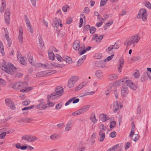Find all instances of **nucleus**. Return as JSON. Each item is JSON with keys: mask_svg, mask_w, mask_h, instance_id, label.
I'll use <instances>...</instances> for the list:
<instances>
[{"mask_svg": "<svg viewBox=\"0 0 151 151\" xmlns=\"http://www.w3.org/2000/svg\"><path fill=\"white\" fill-rule=\"evenodd\" d=\"M0 68L6 73L11 75L14 74L17 71V68L15 67L14 65L9 62L7 64L6 62L4 64L3 63Z\"/></svg>", "mask_w": 151, "mask_h": 151, "instance_id": "1", "label": "nucleus"}, {"mask_svg": "<svg viewBox=\"0 0 151 151\" xmlns=\"http://www.w3.org/2000/svg\"><path fill=\"white\" fill-rule=\"evenodd\" d=\"M140 38L138 34H136L127 39L124 42V44L127 46H131L133 44V46L134 47L135 44L138 42Z\"/></svg>", "mask_w": 151, "mask_h": 151, "instance_id": "2", "label": "nucleus"}, {"mask_svg": "<svg viewBox=\"0 0 151 151\" xmlns=\"http://www.w3.org/2000/svg\"><path fill=\"white\" fill-rule=\"evenodd\" d=\"M147 13L145 9H141L139 12L137 18L138 19H142L143 21H146L147 19Z\"/></svg>", "mask_w": 151, "mask_h": 151, "instance_id": "3", "label": "nucleus"}, {"mask_svg": "<svg viewBox=\"0 0 151 151\" xmlns=\"http://www.w3.org/2000/svg\"><path fill=\"white\" fill-rule=\"evenodd\" d=\"M20 91L22 92H27L33 89L31 87H26L27 86L28 84L26 82H20Z\"/></svg>", "mask_w": 151, "mask_h": 151, "instance_id": "4", "label": "nucleus"}, {"mask_svg": "<svg viewBox=\"0 0 151 151\" xmlns=\"http://www.w3.org/2000/svg\"><path fill=\"white\" fill-rule=\"evenodd\" d=\"M78 77L77 76H72L69 80L68 86L69 88L73 87L76 82L78 80Z\"/></svg>", "mask_w": 151, "mask_h": 151, "instance_id": "5", "label": "nucleus"}, {"mask_svg": "<svg viewBox=\"0 0 151 151\" xmlns=\"http://www.w3.org/2000/svg\"><path fill=\"white\" fill-rule=\"evenodd\" d=\"M22 139L29 142H34L37 139V138L35 136L29 135H25L23 136Z\"/></svg>", "mask_w": 151, "mask_h": 151, "instance_id": "6", "label": "nucleus"}, {"mask_svg": "<svg viewBox=\"0 0 151 151\" xmlns=\"http://www.w3.org/2000/svg\"><path fill=\"white\" fill-rule=\"evenodd\" d=\"M64 91L63 88L62 87L59 86L56 87L55 90V93H53L55 94V97L57 96V98L59 96L58 95H60V96H61L62 95Z\"/></svg>", "mask_w": 151, "mask_h": 151, "instance_id": "7", "label": "nucleus"}, {"mask_svg": "<svg viewBox=\"0 0 151 151\" xmlns=\"http://www.w3.org/2000/svg\"><path fill=\"white\" fill-rule=\"evenodd\" d=\"M5 102L7 106L11 109H13L15 108V106L13 102L9 99H5Z\"/></svg>", "mask_w": 151, "mask_h": 151, "instance_id": "8", "label": "nucleus"}, {"mask_svg": "<svg viewBox=\"0 0 151 151\" xmlns=\"http://www.w3.org/2000/svg\"><path fill=\"white\" fill-rule=\"evenodd\" d=\"M47 107L45 102H41L35 106L36 109L40 110H44Z\"/></svg>", "mask_w": 151, "mask_h": 151, "instance_id": "9", "label": "nucleus"}, {"mask_svg": "<svg viewBox=\"0 0 151 151\" xmlns=\"http://www.w3.org/2000/svg\"><path fill=\"white\" fill-rule=\"evenodd\" d=\"M19 31L18 39L20 43L22 44L23 42V37L22 34L23 33V30L21 26H19Z\"/></svg>", "mask_w": 151, "mask_h": 151, "instance_id": "10", "label": "nucleus"}, {"mask_svg": "<svg viewBox=\"0 0 151 151\" xmlns=\"http://www.w3.org/2000/svg\"><path fill=\"white\" fill-rule=\"evenodd\" d=\"M73 47L76 50H78L80 48V42L76 40L74 41L73 44Z\"/></svg>", "mask_w": 151, "mask_h": 151, "instance_id": "11", "label": "nucleus"}, {"mask_svg": "<svg viewBox=\"0 0 151 151\" xmlns=\"http://www.w3.org/2000/svg\"><path fill=\"white\" fill-rule=\"evenodd\" d=\"M128 93V87L127 86H123L121 91L122 96L124 97L126 96Z\"/></svg>", "mask_w": 151, "mask_h": 151, "instance_id": "12", "label": "nucleus"}, {"mask_svg": "<svg viewBox=\"0 0 151 151\" xmlns=\"http://www.w3.org/2000/svg\"><path fill=\"white\" fill-rule=\"evenodd\" d=\"M17 60L20 63L24 65H26V62L23 57H21L19 55H17Z\"/></svg>", "mask_w": 151, "mask_h": 151, "instance_id": "13", "label": "nucleus"}, {"mask_svg": "<svg viewBox=\"0 0 151 151\" xmlns=\"http://www.w3.org/2000/svg\"><path fill=\"white\" fill-rule=\"evenodd\" d=\"M119 65L118 66V71L120 73L121 72L122 66L123 65L124 63V59L123 58H122L119 60Z\"/></svg>", "mask_w": 151, "mask_h": 151, "instance_id": "14", "label": "nucleus"}, {"mask_svg": "<svg viewBox=\"0 0 151 151\" xmlns=\"http://www.w3.org/2000/svg\"><path fill=\"white\" fill-rule=\"evenodd\" d=\"M119 105L117 101L114 102L113 106V110L115 113H116L119 109Z\"/></svg>", "mask_w": 151, "mask_h": 151, "instance_id": "15", "label": "nucleus"}, {"mask_svg": "<svg viewBox=\"0 0 151 151\" xmlns=\"http://www.w3.org/2000/svg\"><path fill=\"white\" fill-rule=\"evenodd\" d=\"M100 115L101 116V120L103 122H105L109 119V118L107 114H101Z\"/></svg>", "mask_w": 151, "mask_h": 151, "instance_id": "16", "label": "nucleus"}, {"mask_svg": "<svg viewBox=\"0 0 151 151\" xmlns=\"http://www.w3.org/2000/svg\"><path fill=\"white\" fill-rule=\"evenodd\" d=\"M1 6L0 8V12L1 13L4 12L6 7V4L5 0H2Z\"/></svg>", "mask_w": 151, "mask_h": 151, "instance_id": "17", "label": "nucleus"}, {"mask_svg": "<svg viewBox=\"0 0 151 151\" xmlns=\"http://www.w3.org/2000/svg\"><path fill=\"white\" fill-rule=\"evenodd\" d=\"M90 119L93 123L95 124L96 123L97 120L96 119L94 113L92 112V113L91 117H90Z\"/></svg>", "mask_w": 151, "mask_h": 151, "instance_id": "18", "label": "nucleus"}, {"mask_svg": "<svg viewBox=\"0 0 151 151\" xmlns=\"http://www.w3.org/2000/svg\"><path fill=\"white\" fill-rule=\"evenodd\" d=\"M60 137V135L57 134H53L50 136V138L53 140H56Z\"/></svg>", "mask_w": 151, "mask_h": 151, "instance_id": "19", "label": "nucleus"}, {"mask_svg": "<svg viewBox=\"0 0 151 151\" xmlns=\"http://www.w3.org/2000/svg\"><path fill=\"white\" fill-rule=\"evenodd\" d=\"M27 57L28 59V60L29 63L32 65L34 66L35 65L34 60L33 59L32 57L31 56L30 54L29 53L27 54Z\"/></svg>", "mask_w": 151, "mask_h": 151, "instance_id": "20", "label": "nucleus"}, {"mask_svg": "<svg viewBox=\"0 0 151 151\" xmlns=\"http://www.w3.org/2000/svg\"><path fill=\"white\" fill-rule=\"evenodd\" d=\"M64 61H65L67 63H71L72 58L70 57L67 56H63Z\"/></svg>", "mask_w": 151, "mask_h": 151, "instance_id": "21", "label": "nucleus"}, {"mask_svg": "<svg viewBox=\"0 0 151 151\" xmlns=\"http://www.w3.org/2000/svg\"><path fill=\"white\" fill-rule=\"evenodd\" d=\"M96 76L99 78H100L103 76L102 71L101 70H97L95 73Z\"/></svg>", "mask_w": 151, "mask_h": 151, "instance_id": "22", "label": "nucleus"}, {"mask_svg": "<svg viewBox=\"0 0 151 151\" xmlns=\"http://www.w3.org/2000/svg\"><path fill=\"white\" fill-rule=\"evenodd\" d=\"M40 47H42L44 46V43L43 41L41 35H39L38 37Z\"/></svg>", "mask_w": 151, "mask_h": 151, "instance_id": "23", "label": "nucleus"}, {"mask_svg": "<svg viewBox=\"0 0 151 151\" xmlns=\"http://www.w3.org/2000/svg\"><path fill=\"white\" fill-rule=\"evenodd\" d=\"M36 76L38 77L46 76V72H45V71H44L39 72L37 73Z\"/></svg>", "mask_w": 151, "mask_h": 151, "instance_id": "24", "label": "nucleus"}, {"mask_svg": "<svg viewBox=\"0 0 151 151\" xmlns=\"http://www.w3.org/2000/svg\"><path fill=\"white\" fill-rule=\"evenodd\" d=\"M148 79L147 74L146 72H145L141 77V81L143 82L146 80Z\"/></svg>", "mask_w": 151, "mask_h": 151, "instance_id": "25", "label": "nucleus"}, {"mask_svg": "<svg viewBox=\"0 0 151 151\" xmlns=\"http://www.w3.org/2000/svg\"><path fill=\"white\" fill-rule=\"evenodd\" d=\"M99 135L100 136V139L99 140L100 142H102L104 139L105 134V133H103L102 131H100L99 133Z\"/></svg>", "mask_w": 151, "mask_h": 151, "instance_id": "26", "label": "nucleus"}, {"mask_svg": "<svg viewBox=\"0 0 151 151\" xmlns=\"http://www.w3.org/2000/svg\"><path fill=\"white\" fill-rule=\"evenodd\" d=\"M139 138L138 134H134L131 137V139L134 142H136Z\"/></svg>", "mask_w": 151, "mask_h": 151, "instance_id": "27", "label": "nucleus"}, {"mask_svg": "<svg viewBox=\"0 0 151 151\" xmlns=\"http://www.w3.org/2000/svg\"><path fill=\"white\" fill-rule=\"evenodd\" d=\"M0 52L3 55H5L4 48L2 42L0 40Z\"/></svg>", "mask_w": 151, "mask_h": 151, "instance_id": "28", "label": "nucleus"}, {"mask_svg": "<svg viewBox=\"0 0 151 151\" xmlns=\"http://www.w3.org/2000/svg\"><path fill=\"white\" fill-rule=\"evenodd\" d=\"M57 98V96L55 97V94L54 93H52L50 96L47 95V100H49L52 99V100H54Z\"/></svg>", "mask_w": 151, "mask_h": 151, "instance_id": "29", "label": "nucleus"}, {"mask_svg": "<svg viewBox=\"0 0 151 151\" xmlns=\"http://www.w3.org/2000/svg\"><path fill=\"white\" fill-rule=\"evenodd\" d=\"M108 78L109 80L112 81L117 79L118 76L114 74H112L109 76Z\"/></svg>", "mask_w": 151, "mask_h": 151, "instance_id": "30", "label": "nucleus"}, {"mask_svg": "<svg viewBox=\"0 0 151 151\" xmlns=\"http://www.w3.org/2000/svg\"><path fill=\"white\" fill-rule=\"evenodd\" d=\"M51 64H52V66L55 67L63 68L64 66V64H61L56 63H53L52 64L51 63Z\"/></svg>", "mask_w": 151, "mask_h": 151, "instance_id": "31", "label": "nucleus"}, {"mask_svg": "<svg viewBox=\"0 0 151 151\" xmlns=\"http://www.w3.org/2000/svg\"><path fill=\"white\" fill-rule=\"evenodd\" d=\"M49 58L50 60H53L55 59V55L52 52H48Z\"/></svg>", "mask_w": 151, "mask_h": 151, "instance_id": "32", "label": "nucleus"}, {"mask_svg": "<svg viewBox=\"0 0 151 151\" xmlns=\"http://www.w3.org/2000/svg\"><path fill=\"white\" fill-rule=\"evenodd\" d=\"M119 146V145L118 144L115 145L106 151H114Z\"/></svg>", "mask_w": 151, "mask_h": 151, "instance_id": "33", "label": "nucleus"}, {"mask_svg": "<svg viewBox=\"0 0 151 151\" xmlns=\"http://www.w3.org/2000/svg\"><path fill=\"white\" fill-rule=\"evenodd\" d=\"M20 82H18L14 83L12 86V88L14 89H20Z\"/></svg>", "mask_w": 151, "mask_h": 151, "instance_id": "34", "label": "nucleus"}, {"mask_svg": "<svg viewBox=\"0 0 151 151\" xmlns=\"http://www.w3.org/2000/svg\"><path fill=\"white\" fill-rule=\"evenodd\" d=\"M45 72H46V73H46V76H47L55 73L57 72V71L56 70H50L45 71Z\"/></svg>", "mask_w": 151, "mask_h": 151, "instance_id": "35", "label": "nucleus"}, {"mask_svg": "<svg viewBox=\"0 0 151 151\" xmlns=\"http://www.w3.org/2000/svg\"><path fill=\"white\" fill-rule=\"evenodd\" d=\"M5 22L7 24H9L10 23V16H4Z\"/></svg>", "mask_w": 151, "mask_h": 151, "instance_id": "36", "label": "nucleus"}, {"mask_svg": "<svg viewBox=\"0 0 151 151\" xmlns=\"http://www.w3.org/2000/svg\"><path fill=\"white\" fill-rule=\"evenodd\" d=\"M23 122L24 123H30L32 119L31 118H24L22 119Z\"/></svg>", "mask_w": 151, "mask_h": 151, "instance_id": "37", "label": "nucleus"}, {"mask_svg": "<svg viewBox=\"0 0 151 151\" xmlns=\"http://www.w3.org/2000/svg\"><path fill=\"white\" fill-rule=\"evenodd\" d=\"M90 107V105H87L83 106L81 108L84 112L88 111Z\"/></svg>", "mask_w": 151, "mask_h": 151, "instance_id": "38", "label": "nucleus"}, {"mask_svg": "<svg viewBox=\"0 0 151 151\" xmlns=\"http://www.w3.org/2000/svg\"><path fill=\"white\" fill-rule=\"evenodd\" d=\"M56 58H57V60L60 62H62L64 60L63 56V58H62L60 55L58 54H56Z\"/></svg>", "mask_w": 151, "mask_h": 151, "instance_id": "39", "label": "nucleus"}, {"mask_svg": "<svg viewBox=\"0 0 151 151\" xmlns=\"http://www.w3.org/2000/svg\"><path fill=\"white\" fill-rule=\"evenodd\" d=\"M83 84H80L78 86H77L75 89V91H78L81 88H82L86 84L84 83V82H83Z\"/></svg>", "mask_w": 151, "mask_h": 151, "instance_id": "40", "label": "nucleus"}, {"mask_svg": "<svg viewBox=\"0 0 151 151\" xmlns=\"http://www.w3.org/2000/svg\"><path fill=\"white\" fill-rule=\"evenodd\" d=\"M99 128L100 129H101L100 131H102V132H103L104 131H105L106 129V127H105L103 124H102L101 125H100L99 126Z\"/></svg>", "mask_w": 151, "mask_h": 151, "instance_id": "41", "label": "nucleus"}, {"mask_svg": "<svg viewBox=\"0 0 151 151\" xmlns=\"http://www.w3.org/2000/svg\"><path fill=\"white\" fill-rule=\"evenodd\" d=\"M95 58L98 59H100L102 57V55L101 53H98L95 55Z\"/></svg>", "mask_w": 151, "mask_h": 151, "instance_id": "42", "label": "nucleus"}, {"mask_svg": "<svg viewBox=\"0 0 151 151\" xmlns=\"http://www.w3.org/2000/svg\"><path fill=\"white\" fill-rule=\"evenodd\" d=\"M35 107L34 105H32L31 106H28L27 107H25L22 109V111H25L29 109H32L34 108Z\"/></svg>", "mask_w": 151, "mask_h": 151, "instance_id": "43", "label": "nucleus"}, {"mask_svg": "<svg viewBox=\"0 0 151 151\" xmlns=\"http://www.w3.org/2000/svg\"><path fill=\"white\" fill-rule=\"evenodd\" d=\"M27 27L28 28V31H29L31 33H33V29L32 27V26L31 24H27Z\"/></svg>", "mask_w": 151, "mask_h": 151, "instance_id": "44", "label": "nucleus"}, {"mask_svg": "<svg viewBox=\"0 0 151 151\" xmlns=\"http://www.w3.org/2000/svg\"><path fill=\"white\" fill-rule=\"evenodd\" d=\"M96 30V29L94 27H90V32L91 34H93L95 32Z\"/></svg>", "mask_w": 151, "mask_h": 151, "instance_id": "45", "label": "nucleus"}, {"mask_svg": "<svg viewBox=\"0 0 151 151\" xmlns=\"http://www.w3.org/2000/svg\"><path fill=\"white\" fill-rule=\"evenodd\" d=\"M10 10L9 8H7L6 9L4 13V16H10Z\"/></svg>", "mask_w": 151, "mask_h": 151, "instance_id": "46", "label": "nucleus"}, {"mask_svg": "<svg viewBox=\"0 0 151 151\" xmlns=\"http://www.w3.org/2000/svg\"><path fill=\"white\" fill-rule=\"evenodd\" d=\"M76 98V97H73L71 99L69 100L65 104V106H67L71 102L73 101V100L74 99H75Z\"/></svg>", "mask_w": 151, "mask_h": 151, "instance_id": "47", "label": "nucleus"}, {"mask_svg": "<svg viewBox=\"0 0 151 151\" xmlns=\"http://www.w3.org/2000/svg\"><path fill=\"white\" fill-rule=\"evenodd\" d=\"M69 8V6L68 5H65L63 7L62 9L63 11L64 12H66L68 10V9Z\"/></svg>", "mask_w": 151, "mask_h": 151, "instance_id": "48", "label": "nucleus"}, {"mask_svg": "<svg viewBox=\"0 0 151 151\" xmlns=\"http://www.w3.org/2000/svg\"><path fill=\"white\" fill-rule=\"evenodd\" d=\"M108 0H101L100 4V6H102L105 5Z\"/></svg>", "mask_w": 151, "mask_h": 151, "instance_id": "49", "label": "nucleus"}, {"mask_svg": "<svg viewBox=\"0 0 151 151\" xmlns=\"http://www.w3.org/2000/svg\"><path fill=\"white\" fill-rule=\"evenodd\" d=\"M90 27L89 25H86L84 27L83 31L84 32L88 31V30H90Z\"/></svg>", "mask_w": 151, "mask_h": 151, "instance_id": "50", "label": "nucleus"}, {"mask_svg": "<svg viewBox=\"0 0 151 151\" xmlns=\"http://www.w3.org/2000/svg\"><path fill=\"white\" fill-rule=\"evenodd\" d=\"M116 122L114 121H113L112 122H111L109 126L110 128L111 129L113 128L114 126L116 125Z\"/></svg>", "mask_w": 151, "mask_h": 151, "instance_id": "51", "label": "nucleus"}, {"mask_svg": "<svg viewBox=\"0 0 151 151\" xmlns=\"http://www.w3.org/2000/svg\"><path fill=\"white\" fill-rule=\"evenodd\" d=\"M116 133L114 131L111 132L109 134V136L111 138H114L116 136Z\"/></svg>", "mask_w": 151, "mask_h": 151, "instance_id": "52", "label": "nucleus"}, {"mask_svg": "<svg viewBox=\"0 0 151 151\" xmlns=\"http://www.w3.org/2000/svg\"><path fill=\"white\" fill-rule=\"evenodd\" d=\"M104 36V35H101L99 36L97 38V40H96V42H100Z\"/></svg>", "mask_w": 151, "mask_h": 151, "instance_id": "53", "label": "nucleus"}, {"mask_svg": "<svg viewBox=\"0 0 151 151\" xmlns=\"http://www.w3.org/2000/svg\"><path fill=\"white\" fill-rule=\"evenodd\" d=\"M82 59H80L77 62V65L78 66H81L84 62L82 60Z\"/></svg>", "mask_w": 151, "mask_h": 151, "instance_id": "54", "label": "nucleus"}, {"mask_svg": "<svg viewBox=\"0 0 151 151\" xmlns=\"http://www.w3.org/2000/svg\"><path fill=\"white\" fill-rule=\"evenodd\" d=\"M133 75L135 78H139V71L138 70L136 71L133 73Z\"/></svg>", "mask_w": 151, "mask_h": 151, "instance_id": "55", "label": "nucleus"}, {"mask_svg": "<svg viewBox=\"0 0 151 151\" xmlns=\"http://www.w3.org/2000/svg\"><path fill=\"white\" fill-rule=\"evenodd\" d=\"M131 145V143L130 142H128L126 143L125 145L124 148L126 150L129 148Z\"/></svg>", "mask_w": 151, "mask_h": 151, "instance_id": "56", "label": "nucleus"}, {"mask_svg": "<svg viewBox=\"0 0 151 151\" xmlns=\"http://www.w3.org/2000/svg\"><path fill=\"white\" fill-rule=\"evenodd\" d=\"M30 103V101H25L23 102L22 104L25 106H27Z\"/></svg>", "mask_w": 151, "mask_h": 151, "instance_id": "57", "label": "nucleus"}, {"mask_svg": "<svg viewBox=\"0 0 151 151\" xmlns=\"http://www.w3.org/2000/svg\"><path fill=\"white\" fill-rule=\"evenodd\" d=\"M62 105V103L57 104L55 106V109H56L58 110L61 108Z\"/></svg>", "mask_w": 151, "mask_h": 151, "instance_id": "58", "label": "nucleus"}, {"mask_svg": "<svg viewBox=\"0 0 151 151\" xmlns=\"http://www.w3.org/2000/svg\"><path fill=\"white\" fill-rule=\"evenodd\" d=\"M141 106L140 104L138 105L137 107V113L138 114H140L141 112Z\"/></svg>", "mask_w": 151, "mask_h": 151, "instance_id": "59", "label": "nucleus"}, {"mask_svg": "<svg viewBox=\"0 0 151 151\" xmlns=\"http://www.w3.org/2000/svg\"><path fill=\"white\" fill-rule=\"evenodd\" d=\"M6 134V133L5 132H3L0 134V139L4 138Z\"/></svg>", "mask_w": 151, "mask_h": 151, "instance_id": "60", "label": "nucleus"}, {"mask_svg": "<svg viewBox=\"0 0 151 151\" xmlns=\"http://www.w3.org/2000/svg\"><path fill=\"white\" fill-rule=\"evenodd\" d=\"M25 20L26 23L27 25V24H30V21L28 18V17L27 15L24 16Z\"/></svg>", "mask_w": 151, "mask_h": 151, "instance_id": "61", "label": "nucleus"}, {"mask_svg": "<svg viewBox=\"0 0 151 151\" xmlns=\"http://www.w3.org/2000/svg\"><path fill=\"white\" fill-rule=\"evenodd\" d=\"M129 87L132 89L135 90H136L137 88V87L135 85V84H134V83L132 84V85H131Z\"/></svg>", "mask_w": 151, "mask_h": 151, "instance_id": "62", "label": "nucleus"}, {"mask_svg": "<svg viewBox=\"0 0 151 151\" xmlns=\"http://www.w3.org/2000/svg\"><path fill=\"white\" fill-rule=\"evenodd\" d=\"M126 82L127 85L129 87L131 85H132V84L133 83V82L129 80H128L127 81H126Z\"/></svg>", "mask_w": 151, "mask_h": 151, "instance_id": "63", "label": "nucleus"}, {"mask_svg": "<svg viewBox=\"0 0 151 151\" xmlns=\"http://www.w3.org/2000/svg\"><path fill=\"white\" fill-rule=\"evenodd\" d=\"M85 13L88 14L89 13V9L88 7H85L83 10Z\"/></svg>", "mask_w": 151, "mask_h": 151, "instance_id": "64", "label": "nucleus"}]
</instances>
